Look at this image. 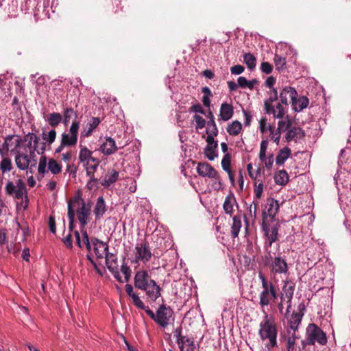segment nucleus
<instances>
[{"label": "nucleus", "mask_w": 351, "mask_h": 351, "mask_svg": "<svg viewBox=\"0 0 351 351\" xmlns=\"http://www.w3.org/2000/svg\"><path fill=\"white\" fill-rule=\"evenodd\" d=\"M56 138V132L54 129L51 130L47 132L43 130V139L45 143H40L39 138L33 133H28L23 138V160L27 162V166L23 164V169L27 168L30 162L28 158L27 153L30 154V156L34 158L36 156L34 151H36L38 154H43L46 149V143L52 144Z\"/></svg>", "instance_id": "1"}, {"label": "nucleus", "mask_w": 351, "mask_h": 351, "mask_svg": "<svg viewBox=\"0 0 351 351\" xmlns=\"http://www.w3.org/2000/svg\"><path fill=\"white\" fill-rule=\"evenodd\" d=\"M134 287L144 291L147 300L155 302L161 295V287L156 282L152 279L148 272L145 270L136 271L134 279Z\"/></svg>", "instance_id": "2"}, {"label": "nucleus", "mask_w": 351, "mask_h": 351, "mask_svg": "<svg viewBox=\"0 0 351 351\" xmlns=\"http://www.w3.org/2000/svg\"><path fill=\"white\" fill-rule=\"evenodd\" d=\"M277 333L275 322L266 315L260 324L258 335L262 341L268 340L269 342L265 344V346L269 350L277 346Z\"/></svg>", "instance_id": "3"}, {"label": "nucleus", "mask_w": 351, "mask_h": 351, "mask_svg": "<svg viewBox=\"0 0 351 351\" xmlns=\"http://www.w3.org/2000/svg\"><path fill=\"white\" fill-rule=\"evenodd\" d=\"M22 138L19 135L8 136L5 138L2 147H0V154L5 156L8 152L15 154V162L18 168L22 169V159L21 155Z\"/></svg>", "instance_id": "4"}, {"label": "nucleus", "mask_w": 351, "mask_h": 351, "mask_svg": "<svg viewBox=\"0 0 351 351\" xmlns=\"http://www.w3.org/2000/svg\"><path fill=\"white\" fill-rule=\"evenodd\" d=\"M258 277L261 280L263 290L260 293L259 304L262 307L268 306L271 302H275L278 298L277 290L271 282L262 272L258 273Z\"/></svg>", "instance_id": "5"}, {"label": "nucleus", "mask_w": 351, "mask_h": 351, "mask_svg": "<svg viewBox=\"0 0 351 351\" xmlns=\"http://www.w3.org/2000/svg\"><path fill=\"white\" fill-rule=\"evenodd\" d=\"M68 202H71L73 208L77 206L75 213H77L81 228H84L88 223V217L90 215V205L86 204L80 195L74 196L73 198L70 199Z\"/></svg>", "instance_id": "6"}, {"label": "nucleus", "mask_w": 351, "mask_h": 351, "mask_svg": "<svg viewBox=\"0 0 351 351\" xmlns=\"http://www.w3.org/2000/svg\"><path fill=\"white\" fill-rule=\"evenodd\" d=\"M306 335H308V346H313L315 343L321 346H325L327 343L326 334L315 324H308Z\"/></svg>", "instance_id": "7"}, {"label": "nucleus", "mask_w": 351, "mask_h": 351, "mask_svg": "<svg viewBox=\"0 0 351 351\" xmlns=\"http://www.w3.org/2000/svg\"><path fill=\"white\" fill-rule=\"evenodd\" d=\"M173 315V310L165 304L160 305L156 313V323L162 328H166Z\"/></svg>", "instance_id": "8"}, {"label": "nucleus", "mask_w": 351, "mask_h": 351, "mask_svg": "<svg viewBox=\"0 0 351 351\" xmlns=\"http://www.w3.org/2000/svg\"><path fill=\"white\" fill-rule=\"evenodd\" d=\"M197 173L202 177L215 179L221 184V178L218 172L208 162H199L197 167Z\"/></svg>", "instance_id": "9"}, {"label": "nucleus", "mask_w": 351, "mask_h": 351, "mask_svg": "<svg viewBox=\"0 0 351 351\" xmlns=\"http://www.w3.org/2000/svg\"><path fill=\"white\" fill-rule=\"evenodd\" d=\"M5 192L13 198H22V178H19L15 182H8L5 186Z\"/></svg>", "instance_id": "10"}, {"label": "nucleus", "mask_w": 351, "mask_h": 351, "mask_svg": "<svg viewBox=\"0 0 351 351\" xmlns=\"http://www.w3.org/2000/svg\"><path fill=\"white\" fill-rule=\"evenodd\" d=\"M270 271L274 275L286 274L288 271L286 261L280 256L275 257L270 265Z\"/></svg>", "instance_id": "11"}, {"label": "nucleus", "mask_w": 351, "mask_h": 351, "mask_svg": "<svg viewBox=\"0 0 351 351\" xmlns=\"http://www.w3.org/2000/svg\"><path fill=\"white\" fill-rule=\"evenodd\" d=\"M118 149L114 140L106 136L101 144L99 150L105 156H110L114 154Z\"/></svg>", "instance_id": "12"}, {"label": "nucleus", "mask_w": 351, "mask_h": 351, "mask_svg": "<svg viewBox=\"0 0 351 351\" xmlns=\"http://www.w3.org/2000/svg\"><path fill=\"white\" fill-rule=\"evenodd\" d=\"M279 203L277 200L269 198L265 204V210L263 212V221H265L266 215L274 219L279 210Z\"/></svg>", "instance_id": "13"}, {"label": "nucleus", "mask_w": 351, "mask_h": 351, "mask_svg": "<svg viewBox=\"0 0 351 351\" xmlns=\"http://www.w3.org/2000/svg\"><path fill=\"white\" fill-rule=\"evenodd\" d=\"M135 250H136L137 259H141V261L144 263L150 260L152 257V252L147 242L138 244L136 246Z\"/></svg>", "instance_id": "14"}, {"label": "nucleus", "mask_w": 351, "mask_h": 351, "mask_svg": "<svg viewBox=\"0 0 351 351\" xmlns=\"http://www.w3.org/2000/svg\"><path fill=\"white\" fill-rule=\"evenodd\" d=\"M282 104H282L281 101L277 102L276 104L271 106L267 104V107L264 108L265 113L267 114H272L276 119H282L286 112V110L282 106Z\"/></svg>", "instance_id": "15"}, {"label": "nucleus", "mask_w": 351, "mask_h": 351, "mask_svg": "<svg viewBox=\"0 0 351 351\" xmlns=\"http://www.w3.org/2000/svg\"><path fill=\"white\" fill-rule=\"evenodd\" d=\"M262 229L265 233V235L267 238L269 246H271L273 243L276 242L278 239V226L277 225H274L269 228L266 224L265 221H263Z\"/></svg>", "instance_id": "16"}, {"label": "nucleus", "mask_w": 351, "mask_h": 351, "mask_svg": "<svg viewBox=\"0 0 351 351\" xmlns=\"http://www.w3.org/2000/svg\"><path fill=\"white\" fill-rule=\"evenodd\" d=\"M298 96L296 90L291 86L284 87L279 93V98L282 104L284 105H288V98H290L291 101L295 99V97Z\"/></svg>", "instance_id": "17"}, {"label": "nucleus", "mask_w": 351, "mask_h": 351, "mask_svg": "<svg viewBox=\"0 0 351 351\" xmlns=\"http://www.w3.org/2000/svg\"><path fill=\"white\" fill-rule=\"evenodd\" d=\"M95 241H97V243H99V244L102 245V247L104 248V250L105 252V258L107 268L109 269L110 267H118L117 258L114 254L110 253L108 252V245H107V243L99 240L98 239H95Z\"/></svg>", "instance_id": "18"}, {"label": "nucleus", "mask_w": 351, "mask_h": 351, "mask_svg": "<svg viewBox=\"0 0 351 351\" xmlns=\"http://www.w3.org/2000/svg\"><path fill=\"white\" fill-rule=\"evenodd\" d=\"M100 122L101 120L99 117H91L87 124L83 128L81 136L84 138L90 136Z\"/></svg>", "instance_id": "19"}, {"label": "nucleus", "mask_w": 351, "mask_h": 351, "mask_svg": "<svg viewBox=\"0 0 351 351\" xmlns=\"http://www.w3.org/2000/svg\"><path fill=\"white\" fill-rule=\"evenodd\" d=\"M305 133L304 130L300 127L290 128L286 134L285 140L287 142L291 141H297L298 139H301L304 137Z\"/></svg>", "instance_id": "20"}, {"label": "nucleus", "mask_w": 351, "mask_h": 351, "mask_svg": "<svg viewBox=\"0 0 351 351\" xmlns=\"http://www.w3.org/2000/svg\"><path fill=\"white\" fill-rule=\"evenodd\" d=\"M294 290L295 284L291 280H285L280 293V300H284L287 298L290 301V299L293 298Z\"/></svg>", "instance_id": "21"}, {"label": "nucleus", "mask_w": 351, "mask_h": 351, "mask_svg": "<svg viewBox=\"0 0 351 351\" xmlns=\"http://www.w3.org/2000/svg\"><path fill=\"white\" fill-rule=\"evenodd\" d=\"M237 204L235 196L233 194V193L230 192L229 195H228L226 197L225 201L223 204V208L224 210V212L226 214L232 215L234 212L233 206L234 204Z\"/></svg>", "instance_id": "22"}, {"label": "nucleus", "mask_w": 351, "mask_h": 351, "mask_svg": "<svg viewBox=\"0 0 351 351\" xmlns=\"http://www.w3.org/2000/svg\"><path fill=\"white\" fill-rule=\"evenodd\" d=\"M291 104L294 111L301 112L308 106L309 100L306 96H302L299 98L295 97V99L292 101Z\"/></svg>", "instance_id": "23"}, {"label": "nucleus", "mask_w": 351, "mask_h": 351, "mask_svg": "<svg viewBox=\"0 0 351 351\" xmlns=\"http://www.w3.org/2000/svg\"><path fill=\"white\" fill-rule=\"evenodd\" d=\"M233 107L228 103H223L220 108L219 116L223 121L230 119L233 115Z\"/></svg>", "instance_id": "24"}, {"label": "nucleus", "mask_w": 351, "mask_h": 351, "mask_svg": "<svg viewBox=\"0 0 351 351\" xmlns=\"http://www.w3.org/2000/svg\"><path fill=\"white\" fill-rule=\"evenodd\" d=\"M93 154V152L86 147H81L78 156L79 162L83 165H88V163L90 162V158Z\"/></svg>", "instance_id": "25"}, {"label": "nucleus", "mask_w": 351, "mask_h": 351, "mask_svg": "<svg viewBox=\"0 0 351 351\" xmlns=\"http://www.w3.org/2000/svg\"><path fill=\"white\" fill-rule=\"evenodd\" d=\"M106 206L104 199L100 196L97 198L95 207L94 208V213L96 219H100L106 211Z\"/></svg>", "instance_id": "26"}, {"label": "nucleus", "mask_w": 351, "mask_h": 351, "mask_svg": "<svg viewBox=\"0 0 351 351\" xmlns=\"http://www.w3.org/2000/svg\"><path fill=\"white\" fill-rule=\"evenodd\" d=\"M178 344L181 351H195L196 350L193 339L189 337L182 338Z\"/></svg>", "instance_id": "27"}, {"label": "nucleus", "mask_w": 351, "mask_h": 351, "mask_svg": "<svg viewBox=\"0 0 351 351\" xmlns=\"http://www.w3.org/2000/svg\"><path fill=\"white\" fill-rule=\"evenodd\" d=\"M291 150L287 147L280 149L276 158V165H282L286 160L291 156Z\"/></svg>", "instance_id": "28"}, {"label": "nucleus", "mask_w": 351, "mask_h": 351, "mask_svg": "<svg viewBox=\"0 0 351 351\" xmlns=\"http://www.w3.org/2000/svg\"><path fill=\"white\" fill-rule=\"evenodd\" d=\"M62 145L66 147H73L77 144V138L70 134L63 132L61 135V141Z\"/></svg>", "instance_id": "29"}, {"label": "nucleus", "mask_w": 351, "mask_h": 351, "mask_svg": "<svg viewBox=\"0 0 351 351\" xmlns=\"http://www.w3.org/2000/svg\"><path fill=\"white\" fill-rule=\"evenodd\" d=\"M274 180L277 184L284 186L289 181L288 173L285 170H280L275 174Z\"/></svg>", "instance_id": "30"}, {"label": "nucleus", "mask_w": 351, "mask_h": 351, "mask_svg": "<svg viewBox=\"0 0 351 351\" xmlns=\"http://www.w3.org/2000/svg\"><path fill=\"white\" fill-rule=\"evenodd\" d=\"M209 121L207 122L206 132H210L211 134L217 136L218 134V129L217 128L215 118L211 111H209L208 115Z\"/></svg>", "instance_id": "31"}, {"label": "nucleus", "mask_w": 351, "mask_h": 351, "mask_svg": "<svg viewBox=\"0 0 351 351\" xmlns=\"http://www.w3.org/2000/svg\"><path fill=\"white\" fill-rule=\"evenodd\" d=\"M47 121L49 125L54 128L62 122V117L58 112H52L48 115Z\"/></svg>", "instance_id": "32"}, {"label": "nucleus", "mask_w": 351, "mask_h": 351, "mask_svg": "<svg viewBox=\"0 0 351 351\" xmlns=\"http://www.w3.org/2000/svg\"><path fill=\"white\" fill-rule=\"evenodd\" d=\"M233 223L231 227V236L233 239L238 237L241 228V220L239 216H234L232 219Z\"/></svg>", "instance_id": "33"}, {"label": "nucleus", "mask_w": 351, "mask_h": 351, "mask_svg": "<svg viewBox=\"0 0 351 351\" xmlns=\"http://www.w3.org/2000/svg\"><path fill=\"white\" fill-rule=\"evenodd\" d=\"M218 147V143H215L213 146L206 145L204 149V155L210 160H213L217 157V149Z\"/></svg>", "instance_id": "34"}, {"label": "nucleus", "mask_w": 351, "mask_h": 351, "mask_svg": "<svg viewBox=\"0 0 351 351\" xmlns=\"http://www.w3.org/2000/svg\"><path fill=\"white\" fill-rule=\"evenodd\" d=\"M242 129V125L239 121H234L231 124L227 127V132L230 135H238Z\"/></svg>", "instance_id": "35"}, {"label": "nucleus", "mask_w": 351, "mask_h": 351, "mask_svg": "<svg viewBox=\"0 0 351 351\" xmlns=\"http://www.w3.org/2000/svg\"><path fill=\"white\" fill-rule=\"evenodd\" d=\"M243 61L250 70L252 71L256 67V58L253 54L250 53H244Z\"/></svg>", "instance_id": "36"}, {"label": "nucleus", "mask_w": 351, "mask_h": 351, "mask_svg": "<svg viewBox=\"0 0 351 351\" xmlns=\"http://www.w3.org/2000/svg\"><path fill=\"white\" fill-rule=\"evenodd\" d=\"M303 313H293L290 319V328L293 331L298 329V325L301 322Z\"/></svg>", "instance_id": "37"}, {"label": "nucleus", "mask_w": 351, "mask_h": 351, "mask_svg": "<svg viewBox=\"0 0 351 351\" xmlns=\"http://www.w3.org/2000/svg\"><path fill=\"white\" fill-rule=\"evenodd\" d=\"M99 165L88 163V165H83L86 169V176L91 178V181H98V179L95 177L98 166Z\"/></svg>", "instance_id": "38"}, {"label": "nucleus", "mask_w": 351, "mask_h": 351, "mask_svg": "<svg viewBox=\"0 0 351 351\" xmlns=\"http://www.w3.org/2000/svg\"><path fill=\"white\" fill-rule=\"evenodd\" d=\"M276 69L278 71H282L286 69V58L278 54H276L274 58Z\"/></svg>", "instance_id": "39"}, {"label": "nucleus", "mask_w": 351, "mask_h": 351, "mask_svg": "<svg viewBox=\"0 0 351 351\" xmlns=\"http://www.w3.org/2000/svg\"><path fill=\"white\" fill-rule=\"evenodd\" d=\"M48 169L51 173L56 175L61 172L62 166L53 158H51L48 162Z\"/></svg>", "instance_id": "40"}, {"label": "nucleus", "mask_w": 351, "mask_h": 351, "mask_svg": "<svg viewBox=\"0 0 351 351\" xmlns=\"http://www.w3.org/2000/svg\"><path fill=\"white\" fill-rule=\"evenodd\" d=\"M119 177V172L114 169L112 170L111 174L108 179H105L101 182V185L106 188L109 187L112 184L114 183Z\"/></svg>", "instance_id": "41"}, {"label": "nucleus", "mask_w": 351, "mask_h": 351, "mask_svg": "<svg viewBox=\"0 0 351 351\" xmlns=\"http://www.w3.org/2000/svg\"><path fill=\"white\" fill-rule=\"evenodd\" d=\"M279 95L277 89L272 88L269 98L264 101V108L267 107V104L269 106L273 105L275 101H277Z\"/></svg>", "instance_id": "42"}, {"label": "nucleus", "mask_w": 351, "mask_h": 351, "mask_svg": "<svg viewBox=\"0 0 351 351\" xmlns=\"http://www.w3.org/2000/svg\"><path fill=\"white\" fill-rule=\"evenodd\" d=\"M297 339L298 337L294 332L291 336L288 337L287 339V351H300V350H298L295 346V341Z\"/></svg>", "instance_id": "43"}, {"label": "nucleus", "mask_w": 351, "mask_h": 351, "mask_svg": "<svg viewBox=\"0 0 351 351\" xmlns=\"http://www.w3.org/2000/svg\"><path fill=\"white\" fill-rule=\"evenodd\" d=\"M125 291L127 294L130 298H132L133 303L135 306L137 304H139V302L141 301L138 295L134 292L133 287L131 285L127 284L125 285Z\"/></svg>", "instance_id": "44"}, {"label": "nucleus", "mask_w": 351, "mask_h": 351, "mask_svg": "<svg viewBox=\"0 0 351 351\" xmlns=\"http://www.w3.org/2000/svg\"><path fill=\"white\" fill-rule=\"evenodd\" d=\"M67 215L69 219V228L70 231H73L74 228V223H75V210L71 206V202H68V213Z\"/></svg>", "instance_id": "45"}, {"label": "nucleus", "mask_w": 351, "mask_h": 351, "mask_svg": "<svg viewBox=\"0 0 351 351\" xmlns=\"http://www.w3.org/2000/svg\"><path fill=\"white\" fill-rule=\"evenodd\" d=\"M72 114H74L75 117H77V113L76 111H74V110L72 108H66L64 110L63 112V123L65 125H67L68 123L70 121V119L71 118Z\"/></svg>", "instance_id": "46"}, {"label": "nucleus", "mask_w": 351, "mask_h": 351, "mask_svg": "<svg viewBox=\"0 0 351 351\" xmlns=\"http://www.w3.org/2000/svg\"><path fill=\"white\" fill-rule=\"evenodd\" d=\"M12 165L11 160L8 158H3L0 162V169L3 173L11 171Z\"/></svg>", "instance_id": "47"}, {"label": "nucleus", "mask_w": 351, "mask_h": 351, "mask_svg": "<svg viewBox=\"0 0 351 351\" xmlns=\"http://www.w3.org/2000/svg\"><path fill=\"white\" fill-rule=\"evenodd\" d=\"M268 130L270 132L271 140H272L277 145H278L280 139L281 132L278 131L277 130H275V127L273 125H269Z\"/></svg>", "instance_id": "48"}, {"label": "nucleus", "mask_w": 351, "mask_h": 351, "mask_svg": "<svg viewBox=\"0 0 351 351\" xmlns=\"http://www.w3.org/2000/svg\"><path fill=\"white\" fill-rule=\"evenodd\" d=\"M136 306L141 310H144L146 313V314L154 322H156V314L149 309V308L147 306H145L144 303L142 302V300L139 302V304H137Z\"/></svg>", "instance_id": "49"}, {"label": "nucleus", "mask_w": 351, "mask_h": 351, "mask_svg": "<svg viewBox=\"0 0 351 351\" xmlns=\"http://www.w3.org/2000/svg\"><path fill=\"white\" fill-rule=\"evenodd\" d=\"M230 165L231 155L229 153H226L221 160V166L225 171L228 172L230 170H231Z\"/></svg>", "instance_id": "50"}, {"label": "nucleus", "mask_w": 351, "mask_h": 351, "mask_svg": "<svg viewBox=\"0 0 351 351\" xmlns=\"http://www.w3.org/2000/svg\"><path fill=\"white\" fill-rule=\"evenodd\" d=\"M268 141L267 140H263L261 143L260 146V152H259V158L263 162L266 159V151L267 149Z\"/></svg>", "instance_id": "51"}, {"label": "nucleus", "mask_w": 351, "mask_h": 351, "mask_svg": "<svg viewBox=\"0 0 351 351\" xmlns=\"http://www.w3.org/2000/svg\"><path fill=\"white\" fill-rule=\"evenodd\" d=\"M291 125V121L287 118V121H279L277 130L282 132L288 130Z\"/></svg>", "instance_id": "52"}, {"label": "nucleus", "mask_w": 351, "mask_h": 351, "mask_svg": "<svg viewBox=\"0 0 351 351\" xmlns=\"http://www.w3.org/2000/svg\"><path fill=\"white\" fill-rule=\"evenodd\" d=\"M121 272L124 274V282H128L130 280V276H131V269L126 263H124V261H123V264L121 267Z\"/></svg>", "instance_id": "53"}, {"label": "nucleus", "mask_w": 351, "mask_h": 351, "mask_svg": "<svg viewBox=\"0 0 351 351\" xmlns=\"http://www.w3.org/2000/svg\"><path fill=\"white\" fill-rule=\"evenodd\" d=\"M80 128V122L77 121H73L69 128V133L75 138H78V131Z\"/></svg>", "instance_id": "54"}, {"label": "nucleus", "mask_w": 351, "mask_h": 351, "mask_svg": "<svg viewBox=\"0 0 351 351\" xmlns=\"http://www.w3.org/2000/svg\"><path fill=\"white\" fill-rule=\"evenodd\" d=\"M93 243L94 245V251H95V253L97 257L98 258H102L104 257V254H105V252L104 250L102 252L99 250V247H102V245H101L99 244V243H97V241H95V239L93 241Z\"/></svg>", "instance_id": "55"}, {"label": "nucleus", "mask_w": 351, "mask_h": 351, "mask_svg": "<svg viewBox=\"0 0 351 351\" xmlns=\"http://www.w3.org/2000/svg\"><path fill=\"white\" fill-rule=\"evenodd\" d=\"M261 70L265 74H270L273 71V66L268 62H263L261 64Z\"/></svg>", "instance_id": "56"}, {"label": "nucleus", "mask_w": 351, "mask_h": 351, "mask_svg": "<svg viewBox=\"0 0 351 351\" xmlns=\"http://www.w3.org/2000/svg\"><path fill=\"white\" fill-rule=\"evenodd\" d=\"M47 158L45 156H42L40 158L38 171L40 173H44L46 171Z\"/></svg>", "instance_id": "57"}, {"label": "nucleus", "mask_w": 351, "mask_h": 351, "mask_svg": "<svg viewBox=\"0 0 351 351\" xmlns=\"http://www.w3.org/2000/svg\"><path fill=\"white\" fill-rule=\"evenodd\" d=\"M108 270L112 273V274L113 275L114 278H116L117 280H118L120 283L124 282L123 280L122 279V278L119 274L118 267H116V266H114V267H110V269Z\"/></svg>", "instance_id": "58"}, {"label": "nucleus", "mask_w": 351, "mask_h": 351, "mask_svg": "<svg viewBox=\"0 0 351 351\" xmlns=\"http://www.w3.org/2000/svg\"><path fill=\"white\" fill-rule=\"evenodd\" d=\"M195 122H196V128H199V129H202L205 127L206 125V120L202 117L201 116L199 115H197V114H195L194 117H193Z\"/></svg>", "instance_id": "59"}, {"label": "nucleus", "mask_w": 351, "mask_h": 351, "mask_svg": "<svg viewBox=\"0 0 351 351\" xmlns=\"http://www.w3.org/2000/svg\"><path fill=\"white\" fill-rule=\"evenodd\" d=\"M258 206V202H253L249 207L250 215L252 218H256V210Z\"/></svg>", "instance_id": "60"}, {"label": "nucleus", "mask_w": 351, "mask_h": 351, "mask_svg": "<svg viewBox=\"0 0 351 351\" xmlns=\"http://www.w3.org/2000/svg\"><path fill=\"white\" fill-rule=\"evenodd\" d=\"M244 66L240 64L234 65L230 68V71L232 74L234 75H239L242 73L244 71Z\"/></svg>", "instance_id": "61"}, {"label": "nucleus", "mask_w": 351, "mask_h": 351, "mask_svg": "<svg viewBox=\"0 0 351 351\" xmlns=\"http://www.w3.org/2000/svg\"><path fill=\"white\" fill-rule=\"evenodd\" d=\"M263 191V184L261 182L257 186H256V188L254 189V194L257 199H260L261 197Z\"/></svg>", "instance_id": "62"}, {"label": "nucleus", "mask_w": 351, "mask_h": 351, "mask_svg": "<svg viewBox=\"0 0 351 351\" xmlns=\"http://www.w3.org/2000/svg\"><path fill=\"white\" fill-rule=\"evenodd\" d=\"M173 335L176 338L177 343L180 342L182 340V338L186 337V336L182 335V328L180 327L175 329L173 331Z\"/></svg>", "instance_id": "63"}, {"label": "nucleus", "mask_w": 351, "mask_h": 351, "mask_svg": "<svg viewBox=\"0 0 351 351\" xmlns=\"http://www.w3.org/2000/svg\"><path fill=\"white\" fill-rule=\"evenodd\" d=\"M49 227L50 231L55 234L56 232L55 217L53 215H50L49 217Z\"/></svg>", "instance_id": "64"}]
</instances>
